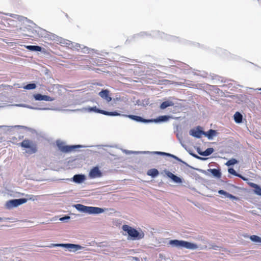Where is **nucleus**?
<instances>
[{"label":"nucleus","instance_id":"nucleus-18","mask_svg":"<svg viewBox=\"0 0 261 261\" xmlns=\"http://www.w3.org/2000/svg\"><path fill=\"white\" fill-rule=\"evenodd\" d=\"M73 180L75 182L80 183L85 179V176L84 175L77 174L73 176Z\"/></svg>","mask_w":261,"mask_h":261},{"label":"nucleus","instance_id":"nucleus-2","mask_svg":"<svg viewBox=\"0 0 261 261\" xmlns=\"http://www.w3.org/2000/svg\"><path fill=\"white\" fill-rule=\"evenodd\" d=\"M122 229L124 231H126L131 239L133 240H140L144 238V234L143 232H139L135 228L127 225H124Z\"/></svg>","mask_w":261,"mask_h":261},{"label":"nucleus","instance_id":"nucleus-33","mask_svg":"<svg viewBox=\"0 0 261 261\" xmlns=\"http://www.w3.org/2000/svg\"><path fill=\"white\" fill-rule=\"evenodd\" d=\"M259 91H261V88L258 89Z\"/></svg>","mask_w":261,"mask_h":261},{"label":"nucleus","instance_id":"nucleus-34","mask_svg":"<svg viewBox=\"0 0 261 261\" xmlns=\"http://www.w3.org/2000/svg\"><path fill=\"white\" fill-rule=\"evenodd\" d=\"M1 219H2L1 218H0V220H1Z\"/></svg>","mask_w":261,"mask_h":261},{"label":"nucleus","instance_id":"nucleus-17","mask_svg":"<svg viewBox=\"0 0 261 261\" xmlns=\"http://www.w3.org/2000/svg\"><path fill=\"white\" fill-rule=\"evenodd\" d=\"M173 105L174 103L172 101H165L161 103L160 108L161 109H165L168 107L173 106Z\"/></svg>","mask_w":261,"mask_h":261},{"label":"nucleus","instance_id":"nucleus-24","mask_svg":"<svg viewBox=\"0 0 261 261\" xmlns=\"http://www.w3.org/2000/svg\"><path fill=\"white\" fill-rule=\"evenodd\" d=\"M228 172L233 175H235L236 176H238L240 178H241L243 180H245V178L243 177L242 175L238 174L236 171L234 170L233 168H229L228 169Z\"/></svg>","mask_w":261,"mask_h":261},{"label":"nucleus","instance_id":"nucleus-9","mask_svg":"<svg viewBox=\"0 0 261 261\" xmlns=\"http://www.w3.org/2000/svg\"><path fill=\"white\" fill-rule=\"evenodd\" d=\"M99 95L102 98L105 99L107 102H110L112 100L111 97L109 94L108 90H103L99 93Z\"/></svg>","mask_w":261,"mask_h":261},{"label":"nucleus","instance_id":"nucleus-6","mask_svg":"<svg viewBox=\"0 0 261 261\" xmlns=\"http://www.w3.org/2000/svg\"><path fill=\"white\" fill-rule=\"evenodd\" d=\"M90 111H94L95 112H97L98 113H100L105 115H108V116H119L120 114L118 113L117 112H107L102 110H99L97 109L96 107L90 108L89 109Z\"/></svg>","mask_w":261,"mask_h":261},{"label":"nucleus","instance_id":"nucleus-4","mask_svg":"<svg viewBox=\"0 0 261 261\" xmlns=\"http://www.w3.org/2000/svg\"><path fill=\"white\" fill-rule=\"evenodd\" d=\"M20 145L23 148L28 149L27 152L29 154L35 153L37 151L36 144L29 139H24L23 140L22 142L20 143Z\"/></svg>","mask_w":261,"mask_h":261},{"label":"nucleus","instance_id":"nucleus-19","mask_svg":"<svg viewBox=\"0 0 261 261\" xmlns=\"http://www.w3.org/2000/svg\"><path fill=\"white\" fill-rule=\"evenodd\" d=\"M242 118H243V116L240 113L237 112L234 114V119L236 123H240L242 122Z\"/></svg>","mask_w":261,"mask_h":261},{"label":"nucleus","instance_id":"nucleus-22","mask_svg":"<svg viewBox=\"0 0 261 261\" xmlns=\"http://www.w3.org/2000/svg\"><path fill=\"white\" fill-rule=\"evenodd\" d=\"M216 134V131L213 129H210L207 132H204L203 135L207 137L208 139H212V137L215 136Z\"/></svg>","mask_w":261,"mask_h":261},{"label":"nucleus","instance_id":"nucleus-5","mask_svg":"<svg viewBox=\"0 0 261 261\" xmlns=\"http://www.w3.org/2000/svg\"><path fill=\"white\" fill-rule=\"evenodd\" d=\"M27 201V199L25 198L10 200L7 202L6 205L7 208L11 209L25 203Z\"/></svg>","mask_w":261,"mask_h":261},{"label":"nucleus","instance_id":"nucleus-29","mask_svg":"<svg viewBox=\"0 0 261 261\" xmlns=\"http://www.w3.org/2000/svg\"><path fill=\"white\" fill-rule=\"evenodd\" d=\"M218 193L220 194H222V195H226L227 197H230V198H234V197L233 196H232V195L230 194H228L226 192H225V191L224 190H220L218 191Z\"/></svg>","mask_w":261,"mask_h":261},{"label":"nucleus","instance_id":"nucleus-8","mask_svg":"<svg viewBox=\"0 0 261 261\" xmlns=\"http://www.w3.org/2000/svg\"><path fill=\"white\" fill-rule=\"evenodd\" d=\"M89 175L91 178H95L101 177L102 173L98 167H95L90 170Z\"/></svg>","mask_w":261,"mask_h":261},{"label":"nucleus","instance_id":"nucleus-25","mask_svg":"<svg viewBox=\"0 0 261 261\" xmlns=\"http://www.w3.org/2000/svg\"><path fill=\"white\" fill-rule=\"evenodd\" d=\"M250 239L251 241L255 242H258V243H261V238L259 237L256 236V235H252L250 237Z\"/></svg>","mask_w":261,"mask_h":261},{"label":"nucleus","instance_id":"nucleus-11","mask_svg":"<svg viewBox=\"0 0 261 261\" xmlns=\"http://www.w3.org/2000/svg\"><path fill=\"white\" fill-rule=\"evenodd\" d=\"M203 134L204 132L200 130L192 129L190 132V135L197 138H201L202 135H203Z\"/></svg>","mask_w":261,"mask_h":261},{"label":"nucleus","instance_id":"nucleus-13","mask_svg":"<svg viewBox=\"0 0 261 261\" xmlns=\"http://www.w3.org/2000/svg\"><path fill=\"white\" fill-rule=\"evenodd\" d=\"M207 171L210 172L215 177L220 178L221 177V172L220 169H209Z\"/></svg>","mask_w":261,"mask_h":261},{"label":"nucleus","instance_id":"nucleus-14","mask_svg":"<svg viewBox=\"0 0 261 261\" xmlns=\"http://www.w3.org/2000/svg\"><path fill=\"white\" fill-rule=\"evenodd\" d=\"M167 175L168 177L171 178L176 183H181V179L179 177L175 175L172 173L170 172H168L167 173Z\"/></svg>","mask_w":261,"mask_h":261},{"label":"nucleus","instance_id":"nucleus-21","mask_svg":"<svg viewBox=\"0 0 261 261\" xmlns=\"http://www.w3.org/2000/svg\"><path fill=\"white\" fill-rule=\"evenodd\" d=\"M128 117L133 120H136V121H139V122H148V121H149L148 120L144 119L142 117H141L140 116H138L129 115L128 116Z\"/></svg>","mask_w":261,"mask_h":261},{"label":"nucleus","instance_id":"nucleus-20","mask_svg":"<svg viewBox=\"0 0 261 261\" xmlns=\"http://www.w3.org/2000/svg\"><path fill=\"white\" fill-rule=\"evenodd\" d=\"M214 150L213 148H208L203 152H199V154L203 156H208L211 154Z\"/></svg>","mask_w":261,"mask_h":261},{"label":"nucleus","instance_id":"nucleus-27","mask_svg":"<svg viewBox=\"0 0 261 261\" xmlns=\"http://www.w3.org/2000/svg\"><path fill=\"white\" fill-rule=\"evenodd\" d=\"M238 163V161L235 159H231L229 160H228L226 163V165L228 166H231L233 165H234L235 164Z\"/></svg>","mask_w":261,"mask_h":261},{"label":"nucleus","instance_id":"nucleus-16","mask_svg":"<svg viewBox=\"0 0 261 261\" xmlns=\"http://www.w3.org/2000/svg\"><path fill=\"white\" fill-rule=\"evenodd\" d=\"M250 186L254 188V192L258 195L261 196V188L254 183H250Z\"/></svg>","mask_w":261,"mask_h":261},{"label":"nucleus","instance_id":"nucleus-15","mask_svg":"<svg viewBox=\"0 0 261 261\" xmlns=\"http://www.w3.org/2000/svg\"><path fill=\"white\" fill-rule=\"evenodd\" d=\"M147 174L152 177H155L159 174V172L156 169L153 168L148 170Z\"/></svg>","mask_w":261,"mask_h":261},{"label":"nucleus","instance_id":"nucleus-28","mask_svg":"<svg viewBox=\"0 0 261 261\" xmlns=\"http://www.w3.org/2000/svg\"><path fill=\"white\" fill-rule=\"evenodd\" d=\"M168 116H160L157 120H155V122H159V121H166L168 119Z\"/></svg>","mask_w":261,"mask_h":261},{"label":"nucleus","instance_id":"nucleus-1","mask_svg":"<svg viewBox=\"0 0 261 261\" xmlns=\"http://www.w3.org/2000/svg\"><path fill=\"white\" fill-rule=\"evenodd\" d=\"M75 208L80 212L89 214H100L104 212V210L100 207L87 206L81 204H77L74 205Z\"/></svg>","mask_w":261,"mask_h":261},{"label":"nucleus","instance_id":"nucleus-12","mask_svg":"<svg viewBox=\"0 0 261 261\" xmlns=\"http://www.w3.org/2000/svg\"><path fill=\"white\" fill-rule=\"evenodd\" d=\"M34 98L36 100H45L49 101L50 100V97L47 95H43L41 94H36L34 95Z\"/></svg>","mask_w":261,"mask_h":261},{"label":"nucleus","instance_id":"nucleus-23","mask_svg":"<svg viewBox=\"0 0 261 261\" xmlns=\"http://www.w3.org/2000/svg\"><path fill=\"white\" fill-rule=\"evenodd\" d=\"M26 48L31 51H40L41 50V47L37 45H28Z\"/></svg>","mask_w":261,"mask_h":261},{"label":"nucleus","instance_id":"nucleus-10","mask_svg":"<svg viewBox=\"0 0 261 261\" xmlns=\"http://www.w3.org/2000/svg\"><path fill=\"white\" fill-rule=\"evenodd\" d=\"M54 246H65L69 248L74 249L75 250H79L81 248V246L79 245L73 244H58L53 245Z\"/></svg>","mask_w":261,"mask_h":261},{"label":"nucleus","instance_id":"nucleus-30","mask_svg":"<svg viewBox=\"0 0 261 261\" xmlns=\"http://www.w3.org/2000/svg\"><path fill=\"white\" fill-rule=\"evenodd\" d=\"M69 217H63V218H61L60 220H63L65 219H69Z\"/></svg>","mask_w":261,"mask_h":261},{"label":"nucleus","instance_id":"nucleus-7","mask_svg":"<svg viewBox=\"0 0 261 261\" xmlns=\"http://www.w3.org/2000/svg\"><path fill=\"white\" fill-rule=\"evenodd\" d=\"M57 146L59 149L63 152H68L72 150L74 148L79 147L80 146H66L62 142H57Z\"/></svg>","mask_w":261,"mask_h":261},{"label":"nucleus","instance_id":"nucleus-32","mask_svg":"<svg viewBox=\"0 0 261 261\" xmlns=\"http://www.w3.org/2000/svg\"><path fill=\"white\" fill-rule=\"evenodd\" d=\"M213 249H217V248H218V246H216L213 247Z\"/></svg>","mask_w":261,"mask_h":261},{"label":"nucleus","instance_id":"nucleus-3","mask_svg":"<svg viewBox=\"0 0 261 261\" xmlns=\"http://www.w3.org/2000/svg\"><path fill=\"white\" fill-rule=\"evenodd\" d=\"M169 244L176 247H184L190 249H196L198 248L196 244L185 241H179L177 240H171L169 242Z\"/></svg>","mask_w":261,"mask_h":261},{"label":"nucleus","instance_id":"nucleus-26","mask_svg":"<svg viewBox=\"0 0 261 261\" xmlns=\"http://www.w3.org/2000/svg\"><path fill=\"white\" fill-rule=\"evenodd\" d=\"M36 87L35 84L31 83L29 84L24 87V88L27 90L34 89Z\"/></svg>","mask_w":261,"mask_h":261},{"label":"nucleus","instance_id":"nucleus-31","mask_svg":"<svg viewBox=\"0 0 261 261\" xmlns=\"http://www.w3.org/2000/svg\"><path fill=\"white\" fill-rule=\"evenodd\" d=\"M161 153H163V154H165V153H163V152H160ZM166 154L168 155H170V154L169 153H166Z\"/></svg>","mask_w":261,"mask_h":261}]
</instances>
